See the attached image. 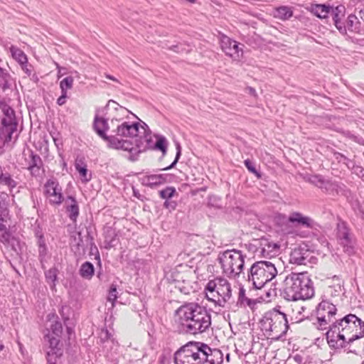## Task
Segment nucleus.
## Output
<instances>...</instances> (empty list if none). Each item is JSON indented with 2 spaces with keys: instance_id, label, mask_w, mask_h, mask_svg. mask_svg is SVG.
Masks as SVG:
<instances>
[{
  "instance_id": "47",
  "label": "nucleus",
  "mask_w": 364,
  "mask_h": 364,
  "mask_svg": "<svg viewBox=\"0 0 364 364\" xmlns=\"http://www.w3.org/2000/svg\"><path fill=\"white\" fill-rule=\"evenodd\" d=\"M7 213L8 211L6 208L5 207V204H1L0 203V225L3 224L4 217H5L7 215Z\"/></svg>"
},
{
  "instance_id": "15",
  "label": "nucleus",
  "mask_w": 364,
  "mask_h": 364,
  "mask_svg": "<svg viewBox=\"0 0 364 364\" xmlns=\"http://www.w3.org/2000/svg\"><path fill=\"white\" fill-rule=\"evenodd\" d=\"M44 194L49 203L53 205H60L63 201L62 188L55 178L48 179L43 186Z\"/></svg>"
},
{
  "instance_id": "53",
  "label": "nucleus",
  "mask_w": 364,
  "mask_h": 364,
  "mask_svg": "<svg viewBox=\"0 0 364 364\" xmlns=\"http://www.w3.org/2000/svg\"><path fill=\"white\" fill-rule=\"evenodd\" d=\"M109 333L108 332V331L106 329V330H102V333H101V338L103 339V340H107L109 338Z\"/></svg>"
},
{
  "instance_id": "55",
  "label": "nucleus",
  "mask_w": 364,
  "mask_h": 364,
  "mask_svg": "<svg viewBox=\"0 0 364 364\" xmlns=\"http://www.w3.org/2000/svg\"><path fill=\"white\" fill-rule=\"evenodd\" d=\"M247 90H248V93L253 95V96H256V90L251 87H249L247 88Z\"/></svg>"
},
{
  "instance_id": "54",
  "label": "nucleus",
  "mask_w": 364,
  "mask_h": 364,
  "mask_svg": "<svg viewBox=\"0 0 364 364\" xmlns=\"http://www.w3.org/2000/svg\"><path fill=\"white\" fill-rule=\"evenodd\" d=\"M21 68L28 76L31 75V70L28 68V63H26V65H21Z\"/></svg>"
},
{
  "instance_id": "29",
  "label": "nucleus",
  "mask_w": 364,
  "mask_h": 364,
  "mask_svg": "<svg viewBox=\"0 0 364 364\" xmlns=\"http://www.w3.org/2000/svg\"><path fill=\"white\" fill-rule=\"evenodd\" d=\"M12 57L18 62L21 65H26L28 59L26 54L19 48L11 46L10 48Z\"/></svg>"
},
{
  "instance_id": "24",
  "label": "nucleus",
  "mask_w": 364,
  "mask_h": 364,
  "mask_svg": "<svg viewBox=\"0 0 364 364\" xmlns=\"http://www.w3.org/2000/svg\"><path fill=\"white\" fill-rule=\"evenodd\" d=\"M65 204L70 219L75 222L79 215V208L76 200L73 196H68L65 200Z\"/></svg>"
},
{
  "instance_id": "60",
  "label": "nucleus",
  "mask_w": 364,
  "mask_h": 364,
  "mask_svg": "<svg viewBox=\"0 0 364 364\" xmlns=\"http://www.w3.org/2000/svg\"><path fill=\"white\" fill-rule=\"evenodd\" d=\"M48 316L49 318V320H51L52 318H57V316L55 314H48Z\"/></svg>"
},
{
  "instance_id": "10",
  "label": "nucleus",
  "mask_w": 364,
  "mask_h": 364,
  "mask_svg": "<svg viewBox=\"0 0 364 364\" xmlns=\"http://www.w3.org/2000/svg\"><path fill=\"white\" fill-rule=\"evenodd\" d=\"M250 250H252L255 257L259 258H269V260H274V262L279 263L277 259H272L279 252V245L275 242L269 241L266 238L254 240L249 245Z\"/></svg>"
},
{
  "instance_id": "16",
  "label": "nucleus",
  "mask_w": 364,
  "mask_h": 364,
  "mask_svg": "<svg viewBox=\"0 0 364 364\" xmlns=\"http://www.w3.org/2000/svg\"><path fill=\"white\" fill-rule=\"evenodd\" d=\"M244 46L227 36H222L220 38V47L226 55L234 60H240L243 55L242 47Z\"/></svg>"
},
{
  "instance_id": "42",
  "label": "nucleus",
  "mask_w": 364,
  "mask_h": 364,
  "mask_svg": "<svg viewBox=\"0 0 364 364\" xmlns=\"http://www.w3.org/2000/svg\"><path fill=\"white\" fill-rule=\"evenodd\" d=\"M176 151H176V158H175L174 161H173V163L170 166H167L166 168H164L161 170L167 171V170H169V169H171V168H173L175 166V165L178 161V159H180V156L181 155V146H180L179 144H176Z\"/></svg>"
},
{
  "instance_id": "6",
  "label": "nucleus",
  "mask_w": 364,
  "mask_h": 364,
  "mask_svg": "<svg viewBox=\"0 0 364 364\" xmlns=\"http://www.w3.org/2000/svg\"><path fill=\"white\" fill-rule=\"evenodd\" d=\"M274 260H261L252 264L247 274V281L253 287L261 289L278 274Z\"/></svg>"
},
{
  "instance_id": "41",
  "label": "nucleus",
  "mask_w": 364,
  "mask_h": 364,
  "mask_svg": "<svg viewBox=\"0 0 364 364\" xmlns=\"http://www.w3.org/2000/svg\"><path fill=\"white\" fill-rule=\"evenodd\" d=\"M29 157L31 160L28 163V166H38L43 165L42 160L38 155L34 154L33 152H31L29 155Z\"/></svg>"
},
{
  "instance_id": "34",
  "label": "nucleus",
  "mask_w": 364,
  "mask_h": 364,
  "mask_svg": "<svg viewBox=\"0 0 364 364\" xmlns=\"http://www.w3.org/2000/svg\"><path fill=\"white\" fill-rule=\"evenodd\" d=\"M58 269L55 267L50 268L45 272L46 279L48 283L55 286L57 279Z\"/></svg>"
},
{
  "instance_id": "7",
  "label": "nucleus",
  "mask_w": 364,
  "mask_h": 364,
  "mask_svg": "<svg viewBox=\"0 0 364 364\" xmlns=\"http://www.w3.org/2000/svg\"><path fill=\"white\" fill-rule=\"evenodd\" d=\"M246 255L242 251L232 249L220 252L218 257L223 273L228 277L236 279L244 269Z\"/></svg>"
},
{
  "instance_id": "35",
  "label": "nucleus",
  "mask_w": 364,
  "mask_h": 364,
  "mask_svg": "<svg viewBox=\"0 0 364 364\" xmlns=\"http://www.w3.org/2000/svg\"><path fill=\"white\" fill-rule=\"evenodd\" d=\"M205 289L206 291L205 294H206V298L208 299V300L213 301L215 304H218V300H220L219 297L217 295L215 289L213 288L209 287V282L207 284Z\"/></svg>"
},
{
  "instance_id": "39",
  "label": "nucleus",
  "mask_w": 364,
  "mask_h": 364,
  "mask_svg": "<svg viewBox=\"0 0 364 364\" xmlns=\"http://www.w3.org/2000/svg\"><path fill=\"white\" fill-rule=\"evenodd\" d=\"M52 333L57 337H60L63 332L62 323L58 321H54L50 325Z\"/></svg>"
},
{
  "instance_id": "61",
  "label": "nucleus",
  "mask_w": 364,
  "mask_h": 364,
  "mask_svg": "<svg viewBox=\"0 0 364 364\" xmlns=\"http://www.w3.org/2000/svg\"><path fill=\"white\" fill-rule=\"evenodd\" d=\"M106 77L109 79V80H114V81H117V79L114 77L112 76V75H106Z\"/></svg>"
},
{
  "instance_id": "21",
  "label": "nucleus",
  "mask_w": 364,
  "mask_h": 364,
  "mask_svg": "<svg viewBox=\"0 0 364 364\" xmlns=\"http://www.w3.org/2000/svg\"><path fill=\"white\" fill-rule=\"evenodd\" d=\"M288 220L291 223H296L306 228H310L313 224V220L309 217L304 216L299 212L291 213Z\"/></svg>"
},
{
  "instance_id": "48",
  "label": "nucleus",
  "mask_w": 364,
  "mask_h": 364,
  "mask_svg": "<svg viewBox=\"0 0 364 364\" xmlns=\"http://www.w3.org/2000/svg\"><path fill=\"white\" fill-rule=\"evenodd\" d=\"M67 98V92H61V95L57 100V103L58 105H63L66 102Z\"/></svg>"
},
{
  "instance_id": "3",
  "label": "nucleus",
  "mask_w": 364,
  "mask_h": 364,
  "mask_svg": "<svg viewBox=\"0 0 364 364\" xmlns=\"http://www.w3.org/2000/svg\"><path fill=\"white\" fill-rule=\"evenodd\" d=\"M283 296L288 301L306 300L314 294L312 281L307 273H291L284 280Z\"/></svg>"
},
{
  "instance_id": "2",
  "label": "nucleus",
  "mask_w": 364,
  "mask_h": 364,
  "mask_svg": "<svg viewBox=\"0 0 364 364\" xmlns=\"http://www.w3.org/2000/svg\"><path fill=\"white\" fill-rule=\"evenodd\" d=\"M333 328L326 332L328 344L332 347L343 346L364 336V321L355 314L339 318Z\"/></svg>"
},
{
  "instance_id": "52",
  "label": "nucleus",
  "mask_w": 364,
  "mask_h": 364,
  "mask_svg": "<svg viewBox=\"0 0 364 364\" xmlns=\"http://www.w3.org/2000/svg\"><path fill=\"white\" fill-rule=\"evenodd\" d=\"M181 45H174L169 48L170 50H173L176 53H181L183 51V49L181 48Z\"/></svg>"
},
{
  "instance_id": "59",
  "label": "nucleus",
  "mask_w": 364,
  "mask_h": 364,
  "mask_svg": "<svg viewBox=\"0 0 364 364\" xmlns=\"http://www.w3.org/2000/svg\"><path fill=\"white\" fill-rule=\"evenodd\" d=\"M56 67H57V69L58 70V78H60L63 75V74L61 73V68L59 66V65L58 63H56Z\"/></svg>"
},
{
  "instance_id": "23",
  "label": "nucleus",
  "mask_w": 364,
  "mask_h": 364,
  "mask_svg": "<svg viewBox=\"0 0 364 364\" xmlns=\"http://www.w3.org/2000/svg\"><path fill=\"white\" fill-rule=\"evenodd\" d=\"M0 184L6 186L10 191L15 188L18 182L12 178L11 175L0 166Z\"/></svg>"
},
{
  "instance_id": "9",
  "label": "nucleus",
  "mask_w": 364,
  "mask_h": 364,
  "mask_svg": "<svg viewBox=\"0 0 364 364\" xmlns=\"http://www.w3.org/2000/svg\"><path fill=\"white\" fill-rule=\"evenodd\" d=\"M111 126L112 127V133L114 134L112 136L126 137V138H134L141 134L140 129H142L145 133V128L144 126H141L139 128V122H130L124 121L122 118L113 117L111 119Z\"/></svg>"
},
{
  "instance_id": "63",
  "label": "nucleus",
  "mask_w": 364,
  "mask_h": 364,
  "mask_svg": "<svg viewBox=\"0 0 364 364\" xmlns=\"http://www.w3.org/2000/svg\"><path fill=\"white\" fill-rule=\"evenodd\" d=\"M337 159H339V160H341V159H346V157L343 155L341 154H338Z\"/></svg>"
},
{
  "instance_id": "13",
  "label": "nucleus",
  "mask_w": 364,
  "mask_h": 364,
  "mask_svg": "<svg viewBox=\"0 0 364 364\" xmlns=\"http://www.w3.org/2000/svg\"><path fill=\"white\" fill-rule=\"evenodd\" d=\"M343 296V281L340 277L334 276L329 280L322 300H327L328 302H332L337 306L342 301Z\"/></svg>"
},
{
  "instance_id": "62",
  "label": "nucleus",
  "mask_w": 364,
  "mask_h": 364,
  "mask_svg": "<svg viewBox=\"0 0 364 364\" xmlns=\"http://www.w3.org/2000/svg\"><path fill=\"white\" fill-rule=\"evenodd\" d=\"M169 205H172V203L168 202V200H166L165 203H164V206L166 207V208H168Z\"/></svg>"
},
{
  "instance_id": "32",
  "label": "nucleus",
  "mask_w": 364,
  "mask_h": 364,
  "mask_svg": "<svg viewBox=\"0 0 364 364\" xmlns=\"http://www.w3.org/2000/svg\"><path fill=\"white\" fill-rule=\"evenodd\" d=\"M156 141L153 146L154 149L159 150L164 156L166 154L168 142L165 136L161 135H156Z\"/></svg>"
},
{
  "instance_id": "37",
  "label": "nucleus",
  "mask_w": 364,
  "mask_h": 364,
  "mask_svg": "<svg viewBox=\"0 0 364 364\" xmlns=\"http://www.w3.org/2000/svg\"><path fill=\"white\" fill-rule=\"evenodd\" d=\"M333 21H334V24L336 26V27L337 28V29L339 31V32L342 34H346V31H347V26H346V24L344 25L341 19L339 18V16H338V14L337 13L335 12V14H333Z\"/></svg>"
},
{
  "instance_id": "50",
  "label": "nucleus",
  "mask_w": 364,
  "mask_h": 364,
  "mask_svg": "<svg viewBox=\"0 0 364 364\" xmlns=\"http://www.w3.org/2000/svg\"><path fill=\"white\" fill-rule=\"evenodd\" d=\"M46 254V247L43 241H39V255L45 256Z\"/></svg>"
},
{
  "instance_id": "30",
  "label": "nucleus",
  "mask_w": 364,
  "mask_h": 364,
  "mask_svg": "<svg viewBox=\"0 0 364 364\" xmlns=\"http://www.w3.org/2000/svg\"><path fill=\"white\" fill-rule=\"evenodd\" d=\"M46 339H47L49 343L50 350L48 352H51L53 354H55V355H61L62 350L58 348L60 343L59 338L48 335L46 336Z\"/></svg>"
},
{
  "instance_id": "27",
  "label": "nucleus",
  "mask_w": 364,
  "mask_h": 364,
  "mask_svg": "<svg viewBox=\"0 0 364 364\" xmlns=\"http://www.w3.org/2000/svg\"><path fill=\"white\" fill-rule=\"evenodd\" d=\"M13 82V79L9 73L0 67V87L3 91L10 89Z\"/></svg>"
},
{
  "instance_id": "51",
  "label": "nucleus",
  "mask_w": 364,
  "mask_h": 364,
  "mask_svg": "<svg viewBox=\"0 0 364 364\" xmlns=\"http://www.w3.org/2000/svg\"><path fill=\"white\" fill-rule=\"evenodd\" d=\"M245 299V290L243 287H240L239 290L238 301L243 303Z\"/></svg>"
},
{
  "instance_id": "1",
  "label": "nucleus",
  "mask_w": 364,
  "mask_h": 364,
  "mask_svg": "<svg viewBox=\"0 0 364 364\" xmlns=\"http://www.w3.org/2000/svg\"><path fill=\"white\" fill-rule=\"evenodd\" d=\"M181 330L187 334L205 332L211 325V316L207 309L197 303H186L176 311Z\"/></svg>"
},
{
  "instance_id": "64",
  "label": "nucleus",
  "mask_w": 364,
  "mask_h": 364,
  "mask_svg": "<svg viewBox=\"0 0 364 364\" xmlns=\"http://www.w3.org/2000/svg\"><path fill=\"white\" fill-rule=\"evenodd\" d=\"M68 334H70L72 333V328H67Z\"/></svg>"
},
{
  "instance_id": "46",
  "label": "nucleus",
  "mask_w": 364,
  "mask_h": 364,
  "mask_svg": "<svg viewBox=\"0 0 364 364\" xmlns=\"http://www.w3.org/2000/svg\"><path fill=\"white\" fill-rule=\"evenodd\" d=\"M60 355H55V354H53L51 352L47 353V360L48 364H56L57 358Z\"/></svg>"
},
{
  "instance_id": "44",
  "label": "nucleus",
  "mask_w": 364,
  "mask_h": 364,
  "mask_svg": "<svg viewBox=\"0 0 364 364\" xmlns=\"http://www.w3.org/2000/svg\"><path fill=\"white\" fill-rule=\"evenodd\" d=\"M245 165L246 168L248 169V171L254 174H255L257 177H259V174L256 170L254 164L250 161L249 159H247L245 161Z\"/></svg>"
},
{
  "instance_id": "43",
  "label": "nucleus",
  "mask_w": 364,
  "mask_h": 364,
  "mask_svg": "<svg viewBox=\"0 0 364 364\" xmlns=\"http://www.w3.org/2000/svg\"><path fill=\"white\" fill-rule=\"evenodd\" d=\"M82 182H87L91 179V174H88L87 167H82L77 171Z\"/></svg>"
},
{
  "instance_id": "4",
  "label": "nucleus",
  "mask_w": 364,
  "mask_h": 364,
  "mask_svg": "<svg viewBox=\"0 0 364 364\" xmlns=\"http://www.w3.org/2000/svg\"><path fill=\"white\" fill-rule=\"evenodd\" d=\"M94 129L100 137L108 142L110 147L128 151V158L130 161H134L137 160L141 151L139 150L138 147H135L131 141L119 139L115 136H112V134L109 136L106 135V131L109 129L112 130L111 122L108 123L105 119L96 117L94 122Z\"/></svg>"
},
{
  "instance_id": "57",
  "label": "nucleus",
  "mask_w": 364,
  "mask_h": 364,
  "mask_svg": "<svg viewBox=\"0 0 364 364\" xmlns=\"http://www.w3.org/2000/svg\"><path fill=\"white\" fill-rule=\"evenodd\" d=\"M133 193H134V196L135 197H136L137 198H140V193H139V191L134 189V188H133Z\"/></svg>"
},
{
  "instance_id": "8",
  "label": "nucleus",
  "mask_w": 364,
  "mask_h": 364,
  "mask_svg": "<svg viewBox=\"0 0 364 364\" xmlns=\"http://www.w3.org/2000/svg\"><path fill=\"white\" fill-rule=\"evenodd\" d=\"M337 308L336 304L328 302L327 300H322L318 305L316 309V328L321 331H329L336 324L338 319Z\"/></svg>"
},
{
  "instance_id": "14",
  "label": "nucleus",
  "mask_w": 364,
  "mask_h": 364,
  "mask_svg": "<svg viewBox=\"0 0 364 364\" xmlns=\"http://www.w3.org/2000/svg\"><path fill=\"white\" fill-rule=\"evenodd\" d=\"M209 287L213 288L216 291L220 300H218V305L224 306L225 304L230 301L232 296V289L228 281L222 277H216L209 281Z\"/></svg>"
},
{
  "instance_id": "19",
  "label": "nucleus",
  "mask_w": 364,
  "mask_h": 364,
  "mask_svg": "<svg viewBox=\"0 0 364 364\" xmlns=\"http://www.w3.org/2000/svg\"><path fill=\"white\" fill-rule=\"evenodd\" d=\"M309 181L326 192H333L338 188V184L319 175L311 176Z\"/></svg>"
},
{
  "instance_id": "26",
  "label": "nucleus",
  "mask_w": 364,
  "mask_h": 364,
  "mask_svg": "<svg viewBox=\"0 0 364 364\" xmlns=\"http://www.w3.org/2000/svg\"><path fill=\"white\" fill-rule=\"evenodd\" d=\"M164 182L165 177L161 174L144 176L141 178L142 184L149 187L156 186L164 183Z\"/></svg>"
},
{
  "instance_id": "33",
  "label": "nucleus",
  "mask_w": 364,
  "mask_h": 364,
  "mask_svg": "<svg viewBox=\"0 0 364 364\" xmlns=\"http://www.w3.org/2000/svg\"><path fill=\"white\" fill-rule=\"evenodd\" d=\"M11 238V234L3 223L0 225V241L4 244H9Z\"/></svg>"
},
{
  "instance_id": "45",
  "label": "nucleus",
  "mask_w": 364,
  "mask_h": 364,
  "mask_svg": "<svg viewBox=\"0 0 364 364\" xmlns=\"http://www.w3.org/2000/svg\"><path fill=\"white\" fill-rule=\"evenodd\" d=\"M42 166H28V169L30 171L31 174L33 176H39L41 174L42 170H41Z\"/></svg>"
},
{
  "instance_id": "28",
  "label": "nucleus",
  "mask_w": 364,
  "mask_h": 364,
  "mask_svg": "<svg viewBox=\"0 0 364 364\" xmlns=\"http://www.w3.org/2000/svg\"><path fill=\"white\" fill-rule=\"evenodd\" d=\"M293 15L291 7L287 6H281L275 9L274 16L281 20H287Z\"/></svg>"
},
{
  "instance_id": "12",
  "label": "nucleus",
  "mask_w": 364,
  "mask_h": 364,
  "mask_svg": "<svg viewBox=\"0 0 364 364\" xmlns=\"http://www.w3.org/2000/svg\"><path fill=\"white\" fill-rule=\"evenodd\" d=\"M336 238L345 252L348 255L354 253L355 238L346 223L340 222L338 223Z\"/></svg>"
},
{
  "instance_id": "56",
  "label": "nucleus",
  "mask_w": 364,
  "mask_h": 364,
  "mask_svg": "<svg viewBox=\"0 0 364 364\" xmlns=\"http://www.w3.org/2000/svg\"><path fill=\"white\" fill-rule=\"evenodd\" d=\"M119 112L122 114H127L129 112V111L127 109L124 108V107H120Z\"/></svg>"
},
{
  "instance_id": "38",
  "label": "nucleus",
  "mask_w": 364,
  "mask_h": 364,
  "mask_svg": "<svg viewBox=\"0 0 364 364\" xmlns=\"http://www.w3.org/2000/svg\"><path fill=\"white\" fill-rule=\"evenodd\" d=\"M175 193L176 189L173 187H166L165 189L159 191V195L164 199H168L172 198Z\"/></svg>"
},
{
  "instance_id": "36",
  "label": "nucleus",
  "mask_w": 364,
  "mask_h": 364,
  "mask_svg": "<svg viewBox=\"0 0 364 364\" xmlns=\"http://www.w3.org/2000/svg\"><path fill=\"white\" fill-rule=\"evenodd\" d=\"M73 77L71 76L66 77L60 82L61 92H67L68 90L71 89L73 85Z\"/></svg>"
},
{
  "instance_id": "20",
  "label": "nucleus",
  "mask_w": 364,
  "mask_h": 364,
  "mask_svg": "<svg viewBox=\"0 0 364 364\" xmlns=\"http://www.w3.org/2000/svg\"><path fill=\"white\" fill-rule=\"evenodd\" d=\"M306 310V307L301 305L299 303H294L291 304L290 309L288 311L287 316H289V321L291 323H297L302 321L306 316L304 314Z\"/></svg>"
},
{
  "instance_id": "5",
  "label": "nucleus",
  "mask_w": 364,
  "mask_h": 364,
  "mask_svg": "<svg viewBox=\"0 0 364 364\" xmlns=\"http://www.w3.org/2000/svg\"><path fill=\"white\" fill-rule=\"evenodd\" d=\"M280 306H277L264 314L260 321L261 329L268 336L279 338L284 335L289 328L287 314L282 312Z\"/></svg>"
},
{
  "instance_id": "17",
  "label": "nucleus",
  "mask_w": 364,
  "mask_h": 364,
  "mask_svg": "<svg viewBox=\"0 0 364 364\" xmlns=\"http://www.w3.org/2000/svg\"><path fill=\"white\" fill-rule=\"evenodd\" d=\"M203 364H221L223 361L222 352L216 348L212 349L207 344L200 342Z\"/></svg>"
},
{
  "instance_id": "58",
  "label": "nucleus",
  "mask_w": 364,
  "mask_h": 364,
  "mask_svg": "<svg viewBox=\"0 0 364 364\" xmlns=\"http://www.w3.org/2000/svg\"><path fill=\"white\" fill-rule=\"evenodd\" d=\"M359 16L364 21V8L359 11Z\"/></svg>"
},
{
  "instance_id": "25",
  "label": "nucleus",
  "mask_w": 364,
  "mask_h": 364,
  "mask_svg": "<svg viewBox=\"0 0 364 364\" xmlns=\"http://www.w3.org/2000/svg\"><path fill=\"white\" fill-rule=\"evenodd\" d=\"M347 29L355 33H361L363 31L361 23L359 21L358 16L353 14H350L348 16L346 20Z\"/></svg>"
},
{
  "instance_id": "11",
  "label": "nucleus",
  "mask_w": 364,
  "mask_h": 364,
  "mask_svg": "<svg viewBox=\"0 0 364 364\" xmlns=\"http://www.w3.org/2000/svg\"><path fill=\"white\" fill-rule=\"evenodd\" d=\"M0 119L2 132L6 134L7 139L11 140L12 134L16 131L17 123L14 109L4 102H0Z\"/></svg>"
},
{
  "instance_id": "18",
  "label": "nucleus",
  "mask_w": 364,
  "mask_h": 364,
  "mask_svg": "<svg viewBox=\"0 0 364 364\" xmlns=\"http://www.w3.org/2000/svg\"><path fill=\"white\" fill-rule=\"evenodd\" d=\"M312 258L311 252L304 247H297L291 251L289 261L298 265H306Z\"/></svg>"
},
{
  "instance_id": "22",
  "label": "nucleus",
  "mask_w": 364,
  "mask_h": 364,
  "mask_svg": "<svg viewBox=\"0 0 364 364\" xmlns=\"http://www.w3.org/2000/svg\"><path fill=\"white\" fill-rule=\"evenodd\" d=\"M343 9L344 8L343 6H338L333 9V8L326 6L325 5L316 4L314 7H313L312 11L317 17L320 18H325L328 16V14L330 12H332L334 14L336 11L341 12L342 9Z\"/></svg>"
},
{
  "instance_id": "31",
  "label": "nucleus",
  "mask_w": 364,
  "mask_h": 364,
  "mask_svg": "<svg viewBox=\"0 0 364 364\" xmlns=\"http://www.w3.org/2000/svg\"><path fill=\"white\" fill-rule=\"evenodd\" d=\"M94 266L90 262H85L81 265L80 274L82 277L90 279L94 274Z\"/></svg>"
},
{
  "instance_id": "40",
  "label": "nucleus",
  "mask_w": 364,
  "mask_h": 364,
  "mask_svg": "<svg viewBox=\"0 0 364 364\" xmlns=\"http://www.w3.org/2000/svg\"><path fill=\"white\" fill-rule=\"evenodd\" d=\"M117 297L118 296H117V291L116 286L112 284L109 288V291L108 296H107V301L111 302L112 306H114V303L116 301V299H117Z\"/></svg>"
},
{
  "instance_id": "49",
  "label": "nucleus",
  "mask_w": 364,
  "mask_h": 364,
  "mask_svg": "<svg viewBox=\"0 0 364 364\" xmlns=\"http://www.w3.org/2000/svg\"><path fill=\"white\" fill-rule=\"evenodd\" d=\"M75 167L77 171L80 170L82 167H87L82 159H77L75 164Z\"/></svg>"
}]
</instances>
